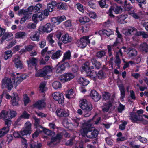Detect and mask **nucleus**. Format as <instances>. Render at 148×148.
Here are the masks:
<instances>
[{"label": "nucleus", "mask_w": 148, "mask_h": 148, "mask_svg": "<svg viewBox=\"0 0 148 148\" xmlns=\"http://www.w3.org/2000/svg\"><path fill=\"white\" fill-rule=\"evenodd\" d=\"M17 73L16 74L13 73L11 75L12 82L10 78L5 77L1 81V88H7L8 91H10L13 87V84L15 83L16 86L18 85L21 82L26 78L25 75L21 74L20 75Z\"/></svg>", "instance_id": "f257e3e1"}, {"label": "nucleus", "mask_w": 148, "mask_h": 148, "mask_svg": "<svg viewBox=\"0 0 148 148\" xmlns=\"http://www.w3.org/2000/svg\"><path fill=\"white\" fill-rule=\"evenodd\" d=\"M79 106L84 112L86 117L90 116L91 114L93 106L90 103H88L86 99H83L79 101Z\"/></svg>", "instance_id": "f03ea898"}, {"label": "nucleus", "mask_w": 148, "mask_h": 148, "mask_svg": "<svg viewBox=\"0 0 148 148\" xmlns=\"http://www.w3.org/2000/svg\"><path fill=\"white\" fill-rule=\"evenodd\" d=\"M122 10L123 9L121 6H118L116 3H114L109 9L107 14L110 18H114L115 16L113 14V11L114 12L115 14H118L122 12Z\"/></svg>", "instance_id": "7ed1b4c3"}, {"label": "nucleus", "mask_w": 148, "mask_h": 148, "mask_svg": "<svg viewBox=\"0 0 148 148\" xmlns=\"http://www.w3.org/2000/svg\"><path fill=\"white\" fill-rule=\"evenodd\" d=\"M52 71L50 66H46L42 69L36 71L35 76L37 77H45L48 73L51 72Z\"/></svg>", "instance_id": "20e7f679"}, {"label": "nucleus", "mask_w": 148, "mask_h": 148, "mask_svg": "<svg viewBox=\"0 0 148 148\" xmlns=\"http://www.w3.org/2000/svg\"><path fill=\"white\" fill-rule=\"evenodd\" d=\"M90 43V40L88 36H83L77 40L76 42L77 46L81 48H85L87 45Z\"/></svg>", "instance_id": "39448f33"}, {"label": "nucleus", "mask_w": 148, "mask_h": 148, "mask_svg": "<svg viewBox=\"0 0 148 148\" xmlns=\"http://www.w3.org/2000/svg\"><path fill=\"white\" fill-rule=\"evenodd\" d=\"M88 62L84 64V66L82 67V69L86 73L87 75L91 78H95L97 77V73L94 70H92L90 67L87 65Z\"/></svg>", "instance_id": "423d86ee"}, {"label": "nucleus", "mask_w": 148, "mask_h": 148, "mask_svg": "<svg viewBox=\"0 0 148 148\" xmlns=\"http://www.w3.org/2000/svg\"><path fill=\"white\" fill-rule=\"evenodd\" d=\"M52 96L53 99L57 101L59 104H62L64 103V98L62 93L58 92H55L52 94Z\"/></svg>", "instance_id": "0eeeda50"}, {"label": "nucleus", "mask_w": 148, "mask_h": 148, "mask_svg": "<svg viewBox=\"0 0 148 148\" xmlns=\"http://www.w3.org/2000/svg\"><path fill=\"white\" fill-rule=\"evenodd\" d=\"M74 77V75L71 73H64L60 76L59 80L62 83H64L71 80Z\"/></svg>", "instance_id": "6e6552de"}, {"label": "nucleus", "mask_w": 148, "mask_h": 148, "mask_svg": "<svg viewBox=\"0 0 148 148\" xmlns=\"http://www.w3.org/2000/svg\"><path fill=\"white\" fill-rule=\"evenodd\" d=\"M129 119L133 123H134L138 121H143V118L142 116H139V117L136 113L134 112L130 113Z\"/></svg>", "instance_id": "1a4fd4ad"}, {"label": "nucleus", "mask_w": 148, "mask_h": 148, "mask_svg": "<svg viewBox=\"0 0 148 148\" xmlns=\"http://www.w3.org/2000/svg\"><path fill=\"white\" fill-rule=\"evenodd\" d=\"M53 27L50 23H47L44 26H40L39 28V31L40 33L46 32H50L53 29Z\"/></svg>", "instance_id": "9d476101"}, {"label": "nucleus", "mask_w": 148, "mask_h": 148, "mask_svg": "<svg viewBox=\"0 0 148 148\" xmlns=\"http://www.w3.org/2000/svg\"><path fill=\"white\" fill-rule=\"evenodd\" d=\"M37 62L38 58L34 57H31L29 60H27L28 67L32 69L34 67L36 71L38 70L37 67Z\"/></svg>", "instance_id": "9b49d317"}, {"label": "nucleus", "mask_w": 148, "mask_h": 148, "mask_svg": "<svg viewBox=\"0 0 148 148\" xmlns=\"http://www.w3.org/2000/svg\"><path fill=\"white\" fill-rule=\"evenodd\" d=\"M25 129L21 131V133L22 136L29 134L32 132L31 124L30 122H27L25 124Z\"/></svg>", "instance_id": "f8f14e48"}, {"label": "nucleus", "mask_w": 148, "mask_h": 148, "mask_svg": "<svg viewBox=\"0 0 148 148\" xmlns=\"http://www.w3.org/2000/svg\"><path fill=\"white\" fill-rule=\"evenodd\" d=\"M70 66L68 62H64L57 67L56 72L57 73H62L66 68H69Z\"/></svg>", "instance_id": "ddd939ff"}, {"label": "nucleus", "mask_w": 148, "mask_h": 148, "mask_svg": "<svg viewBox=\"0 0 148 148\" xmlns=\"http://www.w3.org/2000/svg\"><path fill=\"white\" fill-rule=\"evenodd\" d=\"M113 31L110 29H103L95 32V34H99L101 36L106 35L108 37L113 34Z\"/></svg>", "instance_id": "4468645a"}, {"label": "nucleus", "mask_w": 148, "mask_h": 148, "mask_svg": "<svg viewBox=\"0 0 148 148\" xmlns=\"http://www.w3.org/2000/svg\"><path fill=\"white\" fill-rule=\"evenodd\" d=\"M46 103L43 100H39L33 104V108H37L39 109L43 108L45 107Z\"/></svg>", "instance_id": "2eb2a0df"}, {"label": "nucleus", "mask_w": 148, "mask_h": 148, "mask_svg": "<svg viewBox=\"0 0 148 148\" xmlns=\"http://www.w3.org/2000/svg\"><path fill=\"white\" fill-rule=\"evenodd\" d=\"M90 95L95 102L99 101L101 97V96L95 90L91 91Z\"/></svg>", "instance_id": "dca6fc26"}, {"label": "nucleus", "mask_w": 148, "mask_h": 148, "mask_svg": "<svg viewBox=\"0 0 148 148\" xmlns=\"http://www.w3.org/2000/svg\"><path fill=\"white\" fill-rule=\"evenodd\" d=\"M4 121L5 125L6 126L4 127L1 129L4 132L3 133L4 134H6L9 130V127L11 125L12 121L11 120L7 119H5Z\"/></svg>", "instance_id": "f3484780"}, {"label": "nucleus", "mask_w": 148, "mask_h": 148, "mask_svg": "<svg viewBox=\"0 0 148 148\" xmlns=\"http://www.w3.org/2000/svg\"><path fill=\"white\" fill-rule=\"evenodd\" d=\"M20 98L18 94L14 93L13 96L12 98L11 101L12 105L13 106H18L19 105L18 102Z\"/></svg>", "instance_id": "a211bd4d"}, {"label": "nucleus", "mask_w": 148, "mask_h": 148, "mask_svg": "<svg viewBox=\"0 0 148 148\" xmlns=\"http://www.w3.org/2000/svg\"><path fill=\"white\" fill-rule=\"evenodd\" d=\"M99 133V132L97 130L95 129L92 130L90 128L87 138L90 139L94 138L97 136Z\"/></svg>", "instance_id": "6ab92c4d"}, {"label": "nucleus", "mask_w": 148, "mask_h": 148, "mask_svg": "<svg viewBox=\"0 0 148 148\" xmlns=\"http://www.w3.org/2000/svg\"><path fill=\"white\" fill-rule=\"evenodd\" d=\"M118 22L121 24H125L127 23L126 19L127 18V16L125 15H121L117 16Z\"/></svg>", "instance_id": "aec40b11"}, {"label": "nucleus", "mask_w": 148, "mask_h": 148, "mask_svg": "<svg viewBox=\"0 0 148 148\" xmlns=\"http://www.w3.org/2000/svg\"><path fill=\"white\" fill-rule=\"evenodd\" d=\"M72 40L71 36H69L68 33H66L62 35L61 38V40L64 44H66L69 42H71Z\"/></svg>", "instance_id": "412c9836"}, {"label": "nucleus", "mask_w": 148, "mask_h": 148, "mask_svg": "<svg viewBox=\"0 0 148 148\" xmlns=\"http://www.w3.org/2000/svg\"><path fill=\"white\" fill-rule=\"evenodd\" d=\"M20 57L18 56L15 58L14 60L15 67L17 69H22L23 68L22 62L20 60Z\"/></svg>", "instance_id": "4be33fe9"}, {"label": "nucleus", "mask_w": 148, "mask_h": 148, "mask_svg": "<svg viewBox=\"0 0 148 148\" xmlns=\"http://www.w3.org/2000/svg\"><path fill=\"white\" fill-rule=\"evenodd\" d=\"M118 87L120 92L121 97L123 99L125 95V90L124 86L122 84L118 85Z\"/></svg>", "instance_id": "5701e85b"}, {"label": "nucleus", "mask_w": 148, "mask_h": 148, "mask_svg": "<svg viewBox=\"0 0 148 148\" xmlns=\"http://www.w3.org/2000/svg\"><path fill=\"white\" fill-rule=\"evenodd\" d=\"M56 2L54 1H52L51 3L47 4V9L50 12H52L54 8L56 7Z\"/></svg>", "instance_id": "b1692460"}, {"label": "nucleus", "mask_w": 148, "mask_h": 148, "mask_svg": "<svg viewBox=\"0 0 148 148\" xmlns=\"http://www.w3.org/2000/svg\"><path fill=\"white\" fill-rule=\"evenodd\" d=\"M90 128L85 127L83 128L80 131L81 135L83 137H87L88 133H89Z\"/></svg>", "instance_id": "393cba45"}, {"label": "nucleus", "mask_w": 148, "mask_h": 148, "mask_svg": "<svg viewBox=\"0 0 148 148\" xmlns=\"http://www.w3.org/2000/svg\"><path fill=\"white\" fill-rule=\"evenodd\" d=\"M56 7H57L58 9L64 10H67V5L65 3L61 2H56Z\"/></svg>", "instance_id": "a878e982"}, {"label": "nucleus", "mask_w": 148, "mask_h": 148, "mask_svg": "<svg viewBox=\"0 0 148 148\" xmlns=\"http://www.w3.org/2000/svg\"><path fill=\"white\" fill-rule=\"evenodd\" d=\"M42 17L40 16V13L39 12L36 14H34L32 17V19L33 21L35 23H36L38 22L39 21H42Z\"/></svg>", "instance_id": "bb28decb"}, {"label": "nucleus", "mask_w": 148, "mask_h": 148, "mask_svg": "<svg viewBox=\"0 0 148 148\" xmlns=\"http://www.w3.org/2000/svg\"><path fill=\"white\" fill-rule=\"evenodd\" d=\"M111 94L109 92L104 91L102 93V100L106 101L107 100H110L112 98H110Z\"/></svg>", "instance_id": "cd10ccee"}, {"label": "nucleus", "mask_w": 148, "mask_h": 148, "mask_svg": "<svg viewBox=\"0 0 148 148\" xmlns=\"http://www.w3.org/2000/svg\"><path fill=\"white\" fill-rule=\"evenodd\" d=\"M27 34L25 32L19 31L15 34V38L17 39H23L27 36Z\"/></svg>", "instance_id": "c85d7f7f"}, {"label": "nucleus", "mask_w": 148, "mask_h": 148, "mask_svg": "<svg viewBox=\"0 0 148 148\" xmlns=\"http://www.w3.org/2000/svg\"><path fill=\"white\" fill-rule=\"evenodd\" d=\"M140 48L141 50L145 53L148 52V44L146 42H143L140 44Z\"/></svg>", "instance_id": "c756f323"}, {"label": "nucleus", "mask_w": 148, "mask_h": 148, "mask_svg": "<svg viewBox=\"0 0 148 148\" xmlns=\"http://www.w3.org/2000/svg\"><path fill=\"white\" fill-rule=\"evenodd\" d=\"M61 51L58 50L56 52L54 51L53 55H52L51 58L52 59L55 60L59 58L62 55Z\"/></svg>", "instance_id": "7c9ffc66"}, {"label": "nucleus", "mask_w": 148, "mask_h": 148, "mask_svg": "<svg viewBox=\"0 0 148 148\" xmlns=\"http://www.w3.org/2000/svg\"><path fill=\"white\" fill-rule=\"evenodd\" d=\"M91 61L92 64L95 66V68L97 69L100 68L101 65V63L100 62L97 61L95 58L92 59Z\"/></svg>", "instance_id": "2f4dec72"}, {"label": "nucleus", "mask_w": 148, "mask_h": 148, "mask_svg": "<svg viewBox=\"0 0 148 148\" xmlns=\"http://www.w3.org/2000/svg\"><path fill=\"white\" fill-rule=\"evenodd\" d=\"M129 58H132L135 57L137 55V51L136 50L133 49L130 50L128 53Z\"/></svg>", "instance_id": "473e14b6"}, {"label": "nucleus", "mask_w": 148, "mask_h": 148, "mask_svg": "<svg viewBox=\"0 0 148 148\" xmlns=\"http://www.w3.org/2000/svg\"><path fill=\"white\" fill-rule=\"evenodd\" d=\"M62 138V135L61 133L57 134L55 137H52L51 139V142L53 143L56 142L58 140H60Z\"/></svg>", "instance_id": "72a5a7b5"}, {"label": "nucleus", "mask_w": 148, "mask_h": 148, "mask_svg": "<svg viewBox=\"0 0 148 148\" xmlns=\"http://www.w3.org/2000/svg\"><path fill=\"white\" fill-rule=\"evenodd\" d=\"M79 21L80 23L83 24H85L86 23H91V22L90 21L89 18L85 16L79 18Z\"/></svg>", "instance_id": "f704fd0d"}, {"label": "nucleus", "mask_w": 148, "mask_h": 148, "mask_svg": "<svg viewBox=\"0 0 148 148\" xmlns=\"http://www.w3.org/2000/svg\"><path fill=\"white\" fill-rule=\"evenodd\" d=\"M92 23H87L86 25L82 26L81 30L83 33L87 32L89 30V27L91 25Z\"/></svg>", "instance_id": "c9c22d12"}, {"label": "nucleus", "mask_w": 148, "mask_h": 148, "mask_svg": "<svg viewBox=\"0 0 148 148\" xmlns=\"http://www.w3.org/2000/svg\"><path fill=\"white\" fill-rule=\"evenodd\" d=\"M108 0H101L99 2L100 6L102 8H107L108 6V3H109Z\"/></svg>", "instance_id": "e433bc0d"}, {"label": "nucleus", "mask_w": 148, "mask_h": 148, "mask_svg": "<svg viewBox=\"0 0 148 148\" xmlns=\"http://www.w3.org/2000/svg\"><path fill=\"white\" fill-rule=\"evenodd\" d=\"M71 57V53L69 50L68 51L64 54V56L62 61L64 62L67 60H69Z\"/></svg>", "instance_id": "4c0bfd02"}, {"label": "nucleus", "mask_w": 148, "mask_h": 148, "mask_svg": "<svg viewBox=\"0 0 148 148\" xmlns=\"http://www.w3.org/2000/svg\"><path fill=\"white\" fill-rule=\"evenodd\" d=\"M42 129V131L43 132L48 136H51L55 134V132L54 131H52L51 130L44 127H43V128Z\"/></svg>", "instance_id": "58836bf2"}, {"label": "nucleus", "mask_w": 148, "mask_h": 148, "mask_svg": "<svg viewBox=\"0 0 148 148\" xmlns=\"http://www.w3.org/2000/svg\"><path fill=\"white\" fill-rule=\"evenodd\" d=\"M13 53L10 50H8L5 51L4 53V59L5 60L10 58L11 57Z\"/></svg>", "instance_id": "ea45409f"}, {"label": "nucleus", "mask_w": 148, "mask_h": 148, "mask_svg": "<svg viewBox=\"0 0 148 148\" xmlns=\"http://www.w3.org/2000/svg\"><path fill=\"white\" fill-rule=\"evenodd\" d=\"M106 53L105 50L102 49L100 51L97 52L96 53V56L99 58H102L106 56Z\"/></svg>", "instance_id": "a19ab883"}, {"label": "nucleus", "mask_w": 148, "mask_h": 148, "mask_svg": "<svg viewBox=\"0 0 148 148\" xmlns=\"http://www.w3.org/2000/svg\"><path fill=\"white\" fill-rule=\"evenodd\" d=\"M46 85V84L43 82L40 84L39 86V92L40 93H44L45 92L46 90L45 87Z\"/></svg>", "instance_id": "79ce46f5"}, {"label": "nucleus", "mask_w": 148, "mask_h": 148, "mask_svg": "<svg viewBox=\"0 0 148 148\" xmlns=\"http://www.w3.org/2000/svg\"><path fill=\"white\" fill-rule=\"evenodd\" d=\"M41 146L42 145L40 143H37L33 141L30 144V148H41Z\"/></svg>", "instance_id": "37998d69"}, {"label": "nucleus", "mask_w": 148, "mask_h": 148, "mask_svg": "<svg viewBox=\"0 0 148 148\" xmlns=\"http://www.w3.org/2000/svg\"><path fill=\"white\" fill-rule=\"evenodd\" d=\"M79 80V83L80 84H82L84 86L87 85L89 83V81L84 77L80 78Z\"/></svg>", "instance_id": "c03bdc74"}, {"label": "nucleus", "mask_w": 148, "mask_h": 148, "mask_svg": "<svg viewBox=\"0 0 148 148\" xmlns=\"http://www.w3.org/2000/svg\"><path fill=\"white\" fill-rule=\"evenodd\" d=\"M35 120L34 126L37 129H42L43 128V127L42 126L40 125V119L37 118L34 119Z\"/></svg>", "instance_id": "a18cd8bd"}, {"label": "nucleus", "mask_w": 148, "mask_h": 148, "mask_svg": "<svg viewBox=\"0 0 148 148\" xmlns=\"http://www.w3.org/2000/svg\"><path fill=\"white\" fill-rule=\"evenodd\" d=\"M49 12L47 9L44 10L43 13L39 12V13H40V16L42 17V20L44 19L45 17H47L48 16Z\"/></svg>", "instance_id": "49530a36"}, {"label": "nucleus", "mask_w": 148, "mask_h": 148, "mask_svg": "<svg viewBox=\"0 0 148 148\" xmlns=\"http://www.w3.org/2000/svg\"><path fill=\"white\" fill-rule=\"evenodd\" d=\"M52 86L54 88L56 89L60 88L62 87V85L60 82L58 81L54 82L52 84Z\"/></svg>", "instance_id": "de8ad7c7"}, {"label": "nucleus", "mask_w": 148, "mask_h": 148, "mask_svg": "<svg viewBox=\"0 0 148 148\" xmlns=\"http://www.w3.org/2000/svg\"><path fill=\"white\" fill-rule=\"evenodd\" d=\"M31 13H29V15L24 16V17L21 19L20 21V23L23 24L24 23L26 20L29 19L31 17Z\"/></svg>", "instance_id": "09e8293b"}, {"label": "nucleus", "mask_w": 148, "mask_h": 148, "mask_svg": "<svg viewBox=\"0 0 148 148\" xmlns=\"http://www.w3.org/2000/svg\"><path fill=\"white\" fill-rule=\"evenodd\" d=\"M114 101V99L113 98H111L110 100H109L107 103L104 104V106L106 108L109 107V109L112 106V103H113Z\"/></svg>", "instance_id": "8fccbe9b"}, {"label": "nucleus", "mask_w": 148, "mask_h": 148, "mask_svg": "<svg viewBox=\"0 0 148 148\" xmlns=\"http://www.w3.org/2000/svg\"><path fill=\"white\" fill-rule=\"evenodd\" d=\"M132 8V6L129 3H127V1H125L124 2V9L125 11H129Z\"/></svg>", "instance_id": "3c124183"}, {"label": "nucleus", "mask_w": 148, "mask_h": 148, "mask_svg": "<svg viewBox=\"0 0 148 148\" xmlns=\"http://www.w3.org/2000/svg\"><path fill=\"white\" fill-rule=\"evenodd\" d=\"M88 5L91 8L95 9L96 7L95 1L93 0H88Z\"/></svg>", "instance_id": "603ef678"}, {"label": "nucleus", "mask_w": 148, "mask_h": 148, "mask_svg": "<svg viewBox=\"0 0 148 148\" xmlns=\"http://www.w3.org/2000/svg\"><path fill=\"white\" fill-rule=\"evenodd\" d=\"M23 101L24 104L25 106L28 104L30 101V98L27 94H25L24 96Z\"/></svg>", "instance_id": "864d4df0"}, {"label": "nucleus", "mask_w": 148, "mask_h": 148, "mask_svg": "<svg viewBox=\"0 0 148 148\" xmlns=\"http://www.w3.org/2000/svg\"><path fill=\"white\" fill-rule=\"evenodd\" d=\"M115 63L116 64L118 68H120V65L121 62V60L119 58V57L115 56V60L114 61Z\"/></svg>", "instance_id": "5fc2aeb1"}, {"label": "nucleus", "mask_w": 148, "mask_h": 148, "mask_svg": "<svg viewBox=\"0 0 148 148\" xmlns=\"http://www.w3.org/2000/svg\"><path fill=\"white\" fill-rule=\"evenodd\" d=\"M127 124V121H125L120 124L119 126V129L121 130H125L126 126Z\"/></svg>", "instance_id": "6e6d98bb"}, {"label": "nucleus", "mask_w": 148, "mask_h": 148, "mask_svg": "<svg viewBox=\"0 0 148 148\" xmlns=\"http://www.w3.org/2000/svg\"><path fill=\"white\" fill-rule=\"evenodd\" d=\"M40 37L39 35H37V33L35 34L32 35L30 36V39L33 41H38L39 40Z\"/></svg>", "instance_id": "4d7b16f0"}, {"label": "nucleus", "mask_w": 148, "mask_h": 148, "mask_svg": "<svg viewBox=\"0 0 148 148\" xmlns=\"http://www.w3.org/2000/svg\"><path fill=\"white\" fill-rule=\"evenodd\" d=\"M63 109L60 108H58L56 110V113L57 115L60 117H63L64 115H62V112H63ZM64 115H66V114L64 113Z\"/></svg>", "instance_id": "13d9d810"}, {"label": "nucleus", "mask_w": 148, "mask_h": 148, "mask_svg": "<svg viewBox=\"0 0 148 148\" xmlns=\"http://www.w3.org/2000/svg\"><path fill=\"white\" fill-rule=\"evenodd\" d=\"M104 73L102 70L99 71L98 73H97V76L98 78L100 79L104 78Z\"/></svg>", "instance_id": "bf43d9fd"}, {"label": "nucleus", "mask_w": 148, "mask_h": 148, "mask_svg": "<svg viewBox=\"0 0 148 148\" xmlns=\"http://www.w3.org/2000/svg\"><path fill=\"white\" fill-rule=\"evenodd\" d=\"M13 135L14 136L15 138H22V137H23L21 133V131L20 132H14L13 133Z\"/></svg>", "instance_id": "052dcab7"}, {"label": "nucleus", "mask_w": 148, "mask_h": 148, "mask_svg": "<svg viewBox=\"0 0 148 148\" xmlns=\"http://www.w3.org/2000/svg\"><path fill=\"white\" fill-rule=\"evenodd\" d=\"M29 13L28 11L22 9L18 11V14L19 15L23 14L24 16L29 15Z\"/></svg>", "instance_id": "680f3d73"}, {"label": "nucleus", "mask_w": 148, "mask_h": 148, "mask_svg": "<svg viewBox=\"0 0 148 148\" xmlns=\"http://www.w3.org/2000/svg\"><path fill=\"white\" fill-rule=\"evenodd\" d=\"M62 35V33L60 31H57L56 32L54 35L55 38H56L58 40L60 39L61 38V36Z\"/></svg>", "instance_id": "e2e57ef3"}, {"label": "nucleus", "mask_w": 148, "mask_h": 148, "mask_svg": "<svg viewBox=\"0 0 148 148\" xmlns=\"http://www.w3.org/2000/svg\"><path fill=\"white\" fill-rule=\"evenodd\" d=\"M125 106L120 103L117 108L118 111L119 113H122V111L125 110Z\"/></svg>", "instance_id": "0e129e2a"}, {"label": "nucleus", "mask_w": 148, "mask_h": 148, "mask_svg": "<svg viewBox=\"0 0 148 148\" xmlns=\"http://www.w3.org/2000/svg\"><path fill=\"white\" fill-rule=\"evenodd\" d=\"M137 138L138 140L143 143H146L147 142V140L146 138L142 137L140 136H138Z\"/></svg>", "instance_id": "69168bd1"}, {"label": "nucleus", "mask_w": 148, "mask_h": 148, "mask_svg": "<svg viewBox=\"0 0 148 148\" xmlns=\"http://www.w3.org/2000/svg\"><path fill=\"white\" fill-rule=\"evenodd\" d=\"M129 14L131 16L135 19H138L140 18V16L136 13L131 12H129Z\"/></svg>", "instance_id": "338daca9"}, {"label": "nucleus", "mask_w": 148, "mask_h": 148, "mask_svg": "<svg viewBox=\"0 0 148 148\" xmlns=\"http://www.w3.org/2000/svg\"><path fill=\"white\" fill-rule=\"evenodd\" d=\"M42 7V5L41 4H36L35 6H34V12H36L40 10V9Z\"/></svg>", "instance_id": "774afa93"}]
</instances>
